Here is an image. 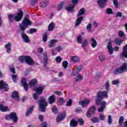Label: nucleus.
I'll list each match as a JSON object with an SVG mask.
<instances>
[{
  "mask_svg": "<svg viewBox=\"0 0 127 127\" xmlns=\"http://www.w3.org/2000/svg\"><path fill=\"white\" fill-rule=\"evenodd\" d=\"M29 17V15H27L23 19L22 21V24H20L19 25V31L20 32H24L26 28L28 27V26L31 25L32 24V22L28 19Z\"/></svg>",
  "mask_w": 127,
  "mask_h": 127,
  "instance_id": "nucleus-1",
  "label": "nucleus"
},
{
  "mask_svg": "<svg viewBox=\"0 0 127 127\" xmlns=\"http://www.w3.org/2000/svg\"><path fill=\"white\" fill-rule=\"evenodd\" d=\"M108 97V91H98L97 93V98L96 101V104H100L102 99L103 98H107Z\"/></svg>",
  "mask_w": 127,
  "mask_h": 127,
  "instance_id": "nucleus-2",
  "label": "nucleus"
},
{
  "mask_svg": "<svg viewBox=\"0 0 127 127\" xmlns=\"http://www.w3.org/2000/svg\"><path fill=\"white\" fill-rule=\"evenodd\" d=\"M19 61L21 63H23L24 61L28 64V65H33L34 64V61L31 58L30 56H22L19 58Z\"/></svg>",
  "mask_w": 127,
  "mask_h": 127,
  "instance_id": "nucleus-3",
  "label": "nucleus"
},
{
  "mask_svg": "<svg viewBox=\"0 0 127 127\" xmlns=\"http://www.w3.org/2000/svg\"><path fill=\"white\" fill-rule=\"evenodd\" d=\"M85 9L84 8H82L79 11V13L77 15V18L76 19V21L75 24V26H78V25H79V24H80L81 21L83 20V17L82 15V14H84V13L85 12Z\"/></svg>",
  "mask_w": 127,
  "mask_h": 127,
  "instance_id": "nucleus-4",
  "label": "nucleus"
},
{
  "mask_svg": "<svg viewBox=\"0 0 127 127\" xmlns=\"http://www.w3.org/2000/svg\"><path fill=\"white\" fill-rule=\"evenodd\" d=\"M127 72V63L122 64L121 67L118 68L114 71L115 74H121Z\"/></svg>",
  "mask_w": 127,
  "mask_h": 127,
  "instance_id": "nucleus-5",
  "label": "nucleus"
},
{
  "mask_svg": "<svg viewBox=\"0 0 127 127\" xmlns=\"http://www.w3.org/2000/svg\"><path fill=\"white\" fill-rule=\"evenodd\" d=\"M39 106V109L41 112H45V108L47 107V103L46 102V101L45 100L44 98H42L40 100Z\"/></svg>",
  "mask_w": 127,
  "mask_h": 127,
  "instance_id": "nucleus-6",
  "label": "nucleus"
},
{
  "mask_svg": "<svg viewBox=\"0 0 127 127\" xmlns=\"http://www.w3.org/2000/svg\"><path fill=\"white\" fill-rule=\"evenodd\" d=\"M35 92H36V94L34 93L33 94V97L35 100L37 99V95H41L42 94V91H43V87H36L34 89Z\"/></svg>",
  "mask_w": 127,
  "mask_h": 127,
  "instance_id": "nucleus-7",
  "label": "nucleus"
},
{
  "mask_svg": "<svg viewBox=\"0 0 127 127\" xmlns=\"http://www.w3.org/2000/svg\"><path fill=\"white\" fill-rule=\"evenodd\" d=\"M96 109V106L95 105H93L92 107H90L88 111H87V113L86 114V116L87 117H91L92 115H93L95 113V110Z\"/></svg>",
  "mask_w": 127,
  "mask_h": 127,
  "instance_id": "nucleus-8",
  "label": "nucleus"
},
{
  "mask_svg": "<svg viewBox=\"0 0 127 127\" xmlns=\"http://www.w3.org/2000/svg\"><path fill=\"white\" fill-rule=\"evenodd\" d=\"M0 89H3L5 92H7L9 90L8 85H7L6 82H4L3 80L0 81Z\"/></svg>",
  "mask_w": 127,
  "mask_h": 127,
  "instance_id": "nucleus-9",
  "label": "nucleus"
},
{
  "mask_svg": "<svg viewBox=\"0 0 127 127\" xmlns=\"http://www.w3.org/2000/svg\"><path fill=\"white\" fill-rule=\"evenodd\" d=\"M22 16H23V12L22 11L18 12L16 15L14 16L15 21H20L22 19Z\"/></svg>",
  "mask_w": 127,
  "mask_h": 127,
  "instance_id": "nucleus-10",
  "label": "nucleus"
},
{
  "mask_svg": "<svg viewBox=\"0 0 127 127\" xmlns=\"http://www.w3.org/2000/svg\"><path fill=\"white\" fill-rule=\"evenodd\" d=\"M66 117V112H63V113H60L57 116V122H60L62 121Z\"/></svg>",
  "mask_w": 127,
  "mask_h": 127,
  "instance_id": "nucleus-11",
  "label": "nucleus"
},
{
  "mask_svg": "<svg viewBox=\"0 0 127 127\" xmlns=\"http://www.w3.org/2000/svg\"><path fill=\"white\" fill-rule=\"evenodd\" d=\"M90 99H84L81 101L79 102V104H80L82 107H86L88 106L89 103H90Z\"/></svg>",
  "mask_w": 127,
  "mask_h": 127,
  "instance_id": "nucleus-12",
  "label": "nucleus"
},
{
  "mask_svg": "<svg viewBox=\"0 0 127 127\" xmlns=\"http://www.w3.org/2000/svg\"><path fill=\"white\" fill-rule=\"evenodd\" d=\"M108 0H97V3L100 8H103L106 5Z\"/></svg>",
  "mask_w": 127,
  "mask_h": 127,
  "instance_id": "nucleus-13",
  "label": "nucleus"
},
{
  "mask_svg": "<svg viewBox=\"0 0 127 127\" xmlns=\"http://www.w3.org/2000/svg\"><path fill=\"white\" fill-rule=\"evenodd\" d=\"M70 61L72 63H78L80 61V59L78 56H70Z\"/></svg>",
  "mask_w": 127,
  "mask_h": 127,
  "instance_id": "nucleus-14",
  "label": "nucleus"
},
{
  "mask_svg": "<svg viewBox=\"0 0 127 127\" xmlns=\"http://www.w3.org/2000/svg\"><path fill=\"white\" fill-rule=\"evenodd\" d=\"M21 37H22L24 42H25V43H29V41H30L29 38H28V36H27V35H26L23 32H22Z\"/></svg>",
  "mask_w": 127,
  "mask_h": 127,
  "instance_id": "nucleus-15",
  "label": "nucleus"
},
{
  "mask_svg": "<svg viewBox=\"0 0 127 127\" xmlns=\"http://www.w3.org/2000/svg\"><path fill=\"white\" fill-rule=\"evenodd\" d=\"M78 0H72V2L73 5L72 6H70L66 7V10H69V11H73V8L75 7V5L78 3Z\"/></svg>",
  "mask_w": 127,
  "mask_h": 127,
  "instance_id": "nucleus-16",
  "label": "nucleus"
},
{
  "mask_svg": "<svg viewBox=\"0 0 127 127\" xmlns=\"http://www.w3.org/2000/svg\"><path fill=\"white\" fill-rule=\"evenodd\" d=\"M107 104V102L106 101H102L100 104V107L98 109V112H103L104 111L105 108H106V105Z\"/></svg>",
  "mask_w": 127,
  "mask_h": 127,
  "instance_id": "nucleus-17",
  "label": "nucleus"
},
{
  "mask_svg": "<svg viewBox=\"0 0 127 127\" xmlns=\"http://www.w3.org/2000/svg\"><path fill=\"white\" fill-rule=\"evenodd\" d=\"M21 83L25 89V91H27L29 87H28V85L26 84V78L24 77L22 78Z\"/></svg>",
  "mask_w": 127,
  "mask_h": 127,
  "instance_id": "nucleus-18",
  "label": "nucleus"
},
{
  "mask_svg": "<svg viewBox=\"0 0 127 127\" xmlns=\"http://www.w3.org/2000/svg\"><path fill=\"white\" fill-rule=\"evenodd\" d=\"M10 116L11 118V120H12L14 123H15V122H17L18 119L17 117L16 116V114L14 113V112L10 113Z\"/></svg>",
  "mask_w": 127,
  "mask_h": 127,
  "instance_id": "nucleus-19",
  "label": "nucleus"
},
{
  "mask_svg": "<svg viewBox=\"0 0 127 127\" xmlns=\"http://www.w3.org/2000/svg\"><path fill=\"white\" fill-rule=\"evenodd\" d=\"M0 111L4 113L5 112H8V111H9V108H8V107L7 106H3L2 104H1L0 105Z\"/></svg>",
  "mask_w": 127,
  "mask_h": 127,
  "instance_id": "nucleus-20",
  "label": "nucleus"
},
{
  "mask_svg": "<svg viewBox=\"0 0 127 127\" xmlns=\"http://www.w3.org/2000/svg\"><path fill=\"white\" fill-rule=\"evenodd\" d=\"M38 82V81H37V79L34 78L30 81L29 83V85L30 86V88H31V87H33V86H35V85H36Z\"/></svg>",
  "mask_w": 127,
  "mask_h": 127,
  "instance_id": "nucleus-21",
  "label": "nucleus"
},
{
  "mask_svg": "<svg viewBox=\"0 0 127 127\" xmlns=\"http://www.w3.org/2000/svg\"><path fill=\"white\" fill-rule=\"evenodd\" d=\"M117 45H121L123 42V40L120 37H116L114 40Z\"/></svg>",
  "mask_w": 127,
  "mask_h": 127,
  "instance_id": "nucleus-22",
  "label": "nucleus"
},
{
  "mask_svg": "<svg viewBox=\"0 0 127 127\" xmlns=\"http://www.w3.org/2000/svg\"><path fill=\"white\" fill-rule=\"evenodd\" d=\"M56 25V23L54 22L53 21H52L49 25V31H53L55 28V26Z\"/></svg>",
  "mask_w": 127,
  "mask_h": 127,
  "instance_id": "nucleus-23",
  "label": "nucleus"
},
{
  "mask_svg": "<svg viewBox=\"0 0 127 127\" xmlns=\"http://www.w3.org/2000/svg\"><path fill=\"white\" fill-rule=\"evenodd\" d=\"M65 102V99L63 97H60L57 101L58 105H63Z\"/></svg>",
  "mask_w": 127,
  "mask_h": 127,
  "instance_id": "nucleus-24",
  "label": "nucleus"
},
{
  "mask_svg": "<svg viewBox=\"0 0 127 127\" xmlns=\"http://www.w3.org/2000/svg\"><path fill=\"white\" fill-rule=\"evenodd\" d=\"M77 122L74 119H72L70 121V127H76L77 126Z\"/></svg>",
  "mask_w": 127,
  "mask_h": 127,
  "instance_id": "nucleus-25",
  "label": "nucleus"
},
{
  "mask_svg": "<svg viewBox=\"0 0 127 127\" xmlns=\"http://www.w3.org/2000/svg\"><path fill=\"white\" fill-rule=\"evenodd\" d=\"M56 100V97L55 96V95H51V96H50L49 98V102L50 103V104H52L53 103H54V102H55Z\"/></svg>",
  "mask_w": 127,
  "mask_h": 127,
  "instance_id": "nucleus-26",
  "label": "nucleus"
},
{
  "mask_svg": "<svg viewBox=\"0 0 127 127\" xmlns=\"http://www.w3.org/2000/svg\"><path fill=\"white\" fill-rule=\"evenodd\" d=\"M120 56L127 58V48H124Z\"/></svg>",
  "mask_w": 127,
  "mask_h": 127,
  "instance_id": "nucleus-27",
  "label": "nucleus"
},
{
  "mask_svg": "<svg viewBox=\"0 0 127 127\" xmlns=\"http://www.w3.org/2000/svg\"><path fill=\"white\" fill-rule=\"evenodd\" d=\"M33 110H34V106H32L31 108H29L27 110L26 116L28 117L29 116V115H31V113H32Z\"/></svg>",
  "mask_w": 127,
  "mask_h": 127,
  "instance_id": "nucleus-28",
  "label": "nucleus"
},
{
  "mask_svg": "<svg viewBox=\"0 0 127 127\" xmlns=\"http://www.w3.org/2000/svg\"><path fill=\"white\" fill-rule=\"evenodd\" d=\"M8 22H12L14 20V14H8Z\"/></svg>",
  "mask_w": 127,
  "mask_h": 127,
  "instance_id": "nucleus-29",
  "label": "nucleus"
},
{
  "mask_svg": "<svg viewBox=\"0 0 127 127\" xmlns=\"http://www.w3.org/2000/svg\"><path fill=\"white\" fill-rule=\"evenodd\" d=\"M91 41H92V43H91L92 47L94 48L95 47H96V46H97V42L94 38H91Z\"/></svg>",
  "mask_w": 127,
  "mask_h": 127,
  "instance_id": "nucleus-30",
  "label": "nucleus"
},
{
  "mask_svg": "<svg viewBox=\"0 0 127 127\" xmlns=\"http://www.w3.org/2000/svg\"><path fill=\"white\" fill-rule=\"evenodd\" d=\"M119 50V48H108V52L109 54L112 55L114 53V51H118Z\"/></svg>",
  "mask_w": 127,
  "mask_h": 127,
  "instance_id": "nucleus-31",
  "label": "nucleus"
},
{
  "mask_svg": "<svg viewBox=\"0 0 127 127\" xmlns=\"http://www.w3.org/2000/svg\"><path fill=\"white\" fill-rule=\"evenodd\" d=\"M12 98L14 99H17V100H19V99L18 98V93L17 91H14L12 94Z\"/></svg>",
  "mask_w": 127,
  "mask_h": 127,
  "instance_id": "nucleus-32",
  "label": "nucleus"
},
{
  "mask_svg": "<svg viewBox=\"0 0 127 127\" xmlns=\"http://www.w3.org/2000/svg\"><path fill=\"white\" fill-rule=\"evenodd\" d=\"M62 50V48H56L54 49V50H53L52 51L53 55H56L58 52H60V51H61Z\"/></svg>",
  "mask_w": 127,
  "mask_h": 127,
  "instance_id": "nucleus-33",
  "label": "nucleus"
},
{
  "mask_svg": "<svg viewBox=\"0 0 127 127\" xmlns=\"http://www.w3.org/2000/svg\"><path fill=\"white\" fill-rule=\"evenodd\" d=\"M58 40L57 39H52L50 42L49 47H52L54 45L55 43L57 42Z\"/></svg>",
  "mask_w": 127,
  "mask_h": 127,
  "instance_id": "nucleus-34",
  "label": "nucleus"
},
{
  "mask_svg": "<svg viewBox=\"0 0 127 127\" xmlns=\"http://www.w3.org/2000/svg\"><path fill=\"white\" fill-rule=\"evenodd\" d=\"M77 41L79 43H82L83 41V37H82V36L81 34H79L77 37Z\"/></svg>",
  "mask_w": 127,
  "mask_h": 127,
  "instance_id": "nucleus-35",
  "label": "nucleus"
},
{
  "mask_svg": "<svg viewBox=\"0 0 127 127\" xmlns=\"http://www.w3.org/2000/svg\"><path fill=\"white\" fill-rule=\"evenodd\" d=\"M99 61H101V62H103L104 61H105L106 59L105 55H103V54H101L100 55H99Z\"/></svg>",
  "mask_w": 127,
  "mask_h": 127,
  "instance_id": "nucleus-36",
  "label": "nucleus"
},
{
  "mask_svg": "<svg viewBox=\"0 0 127 127\" xmlns=\"http://www.w3.org/2000/svg\"><path fill=\"white\" fill-rule=\"evenodd\" d=\"M40 7H46L47 6V3L46 1H42L40 3Z\"/></svg>",
  "mask_w": 127,
  "mask_h": 127,
  "instance_id": "nucleus-37",
  "label": "nucleus"
},
{
  "mask_svg": "<svg viewBox=\"0 0 127 127\" xmlns=\"http://www.w3.org/2000/svg\"><path fill=\"white\" fill-rule=\"evenodd\" d=\"M63 59L61 56H58V57H56V62L57 63H58L60 64L62 61Z\"/></svg>",
  "mask_w": 127,
  "mask_h": 127,
  "instance_id": "nucleus-38",
  "label": "nucleus"
},
{
  "mask_svg": "<svg viewBox=\"0 0 127 127\" xmlns=\"http://www.w3.org/2000/svg\"><path fill=\"white\" fill-rule=\"evenodd\" d=\"M88 42L87 39H84V40H83V41L82 42V47H85L86 46H87V45H88Z\"/></svg>",
  "mask_w": 127,
  "mask_h": 127,
  "instance_id": "nucleus-39",
  "label": "nucleus"
},
{
  "mask_svg": "<svg viewBox=\"0 0 127 127\" xmlns=\"http://www.w3.org/2000/svg\"><path fill=\"white\" fill-rule=\"evenodd\" d=\"M83 80V76L82 75L79 74L78 75L76 79H75V81L78 82V81H82Z\"/></svg>",
  "mask_w": 127,
  "mask_h": 127,
  "instance_id": "nucleus-40",
  "label": "nucleus"
},
{
  "mask_svg": "<svg viewBox=\"0 0 127 127\" xmlns=\"http://www.w3.org/2000/svg\"><path fill=\"white\" fill-rule=\"evenodd\" d=\"M72 102H73L72 99H69L68 100H67L66 103V106H71V105H72Z\"/></svg>",
  "mask_w": 127,
  "mask_h": 127,
  "instance_id": "nucleus-41",
  "label": "nucleus"
},
{
  "mask_svg": "<svg viewBox=\"0 0 127 127\" xmlns=\"http://www.w3.org/2000/svg\"><path fill=\"white\" fill-rule=\"evenodd\" d=\"M86 29L88 31H92V24L91 23H88L86 26Z\"/></svg>",
  "mask_w": 127,
  "mask_h": 127,
  "instance_id": "nucleus-42",
  "label": "nucleus"
},
{
  "mask_svg": "<svg viewBox=\"0 0 127 127\" xmlns=\"http://www.w3.org/2000/svg\"><path fill=\"white\" fill-rule=\"evenodd\" d=\"M43 41L44 42H46V41H47V33H45L43 35Z\"/></svg>",
  "mask_w": 127,
  "mask_h": 127,
  "instance_id": "nucleus-43",
  "label": "nucleus"
},
{
  "mask_svg": "<svg viewBox=\"0 0 127 127\" xmlns=\"http://www.w3.org/2000/svg\"><path fill=\"white\" fill-rule=\"evenodd\" d=\"M106 12L107 14H111V13H113V11L111 8H108L106 10Z\"/></svg>",
  "mask_w": 127,
  "mask_h": 127,
  "instance_id": "nucleus-44",
  "label": "nucleus"
},
{
  "mask_svg": "<svg viewBox=\"0 0 127 127\" xmlns=\"http://www.w3.org/2000/svg\"><path fill=\"white\" fill-rule=\"evenodd\" d=\"M63 66L64 69H66L68 67V61H64Z\"/></svg>",
  "mask_w": 127,
  "mask_h": 127,
  "instance_id": "nucleus-45",
  "label": "nucleus"
},
{
  "mask_svg": "<svg viewBox=\"0 0 127 127\" xmlns=\"http://www.w3.org/2000/svg\"><path fill=\"white\" fill-rule=\"evenodd\" d=\"M12 78L13 82L14 83H15L16 82V81L17 80V79H18V76H17V75H12Z\"/></svg>",
  "mask_w": 127,
  "mask_h": 127,
  "instance_id": "nucleus-46",
  "label": "nucleus"
},
{
  "mask_svg": "<svg viewBox=\"0 0 127 127\" xmlns=\"http://www.w3.org/2000/svg\"><path fill=\"white\" fill-rule=\"evenodd\" d=\"M52 111L54 112V113H58L59 109L57 106H54L52 107Z\"/></svg>",
  "mask_w": 127,
  "mask_h": 127,
  "instance_id": "nucleus-47",
  "label": "nucleus"
},
{
  "mask_svg": "<svg viewBox=\"0 0 127 127\" xmlns=\"http://www.w3.org/2000/svg\"><path fill=\"white\" fill-rule=\"evenodd\" d=\"M113 41H109L108 43L107 48H113Z\"/></svg>",
  "mask_w": 127,
  "mask_h": 127,
  "instance_id": "nucleus-48",
  "label": "nucleus"
},
{
  "mask_svg": "<svg viewBox=\"0 0 127 127\" xmlns=\"http://www.w3.org/2000/svg\"><path fill=\"white\" fill-rule=\"evenodd\" d=\"M108 122L109 124H111L112 123L113 120L111 115H108Z\"/></svg>",
  "mask_w": 127,
  "mask_h": 127,
  "instance_id": "nucleus-49",
  "label": "nucleus"
},
{
  "mask_svg": "<svg viewBox=\"0 0 127 127\" xmlns=\"http://www.w3.org/2000/svg\"><path fill=\"white\" fill-rule=\"evenodd\" d=\"M38 1V0H32L31 2V4L32 5V6H35V4H36Z\"/></svg>",
  "mask_w": 127,
  "mask_h": 127,
  "instance_id": "nucleus-50",
  "label": "nucleus"
},
{
  "mask_svg": "<svg viewBox=\"0 0 127 127\" xmlns=\"http://www.w3.org/2000/svg\"><path fill=\"white\" fill-rule=\"evenodd\" d=\"M112 84L113 85H119V84H120V80H112Z\"/></svg>",
  "mask_w": 127,
  "mask_h": 127,
  "instance_id": "nucleus-51",
  "label": "nucleus"
},
{
  "mask_svg": "<svg viewBox=\"0 0 127 127\" xmlns=\"http://www.w3.org/2000/svg\"><path fill=\"white\" fill-rule=\"evenodd\" d=\"M105 86L107 90H109L110 88V81H106Z\"/></svg>",
  "mask_w": 127,
  "mask_h": 127,
  "instance_id": "nucleus-52",
  "label": "nucleus"
},
{
  "mask_svg": "<svg viewBox=\"0 0 127 127\" xmlns=\"http://www.w3.org/2000/svg\"><path fill=\"white\" fill-rule=\"evenodd\" d=\"M124 118L123 116H121L120 118L119 119V124L122 125L124 122Z\"/></svg>",
  "mask_w": 127,
  "mask_h": 127,
  "instance_id": "nucleus-53",
  "label": "nucleus"
},
{
  "mask_svg": "<svg viewBox=\"0 0 127 127\" xmlns=\"http://www.w3.org/2000/svg\"><path fill=\"white\" fill-rule=\"evenodd\" d=\"M92 122H99V119H98V117H93L92 119Z\"/></svg>",
  "mask_w": 127,
  "mask_h": 127,
  "instance_id": "nucleus-54",
  "label": "nucleus"
},
{
  "mask_svg": "<svg viewBox=\"0 0 127 127\" xmlns=\"http://www.w3.org/2000/svg\"><path fill=\"white\" fill-rule=\"evenodd\" d=\"M100 119L101 121L105 120L106 119V116L104 114H101L100 116Z\"/></svg>",
  "mask_w": 127,
  "mask_h": 127,
  "instance_id": "nucleus-55",
  "label": "nucleus"
},
{
  "mask_svg": "<svg viewBox=\"0 0 127 127\" xmlns=\"http://www.w3.org/2000/svg\"><path fill=\"white\" fill-rule=\"evenodd\" d=\"M54 93L55 94H57V95H62L63 92H62V91H60L59 90H56L55 91H54Z\"/></svg>",
  "mask_w": 127,
  "mask_h": 127,
  "instance_id": "nucleus-56",
  "label": "nucleus"
},
{
  "mask_svg": "<svg viewBox=\"0 0 127 127\" xmlns=\"http://www.w3.org/2000/svg\"><path fill=\"white\" fill-rule=\"evenodd\" d=\"M82 69V66H81V65H80L79 66H78L76 68V71H77L78 72H80V71H81Z\"/></svg>",
  "mask_w": 127,
  "mask_h": 127,
  "instance_id": "nucleus-57",
  "label": "nucleus"
},
{
  "mask_svg": "<svg viewBox=\"0 0 127 127\" xmlns=\"http://www.w3.org/2000/svg\"><path fill=\"white\" fill-rule=\"evenodd\" d=\"M118 35H119V36H124V35H125L124 32H123L122 30L119 31V32L118 33Z\"/></svg>",
  "mask_w": 127,
  "mask_h": 127,
  "instance_id": "nucleus-58",
  "label": "nucleus"
},
{
  "mask_svg": "<svg viewBox=\"0 0 127 127\" xmlns=\"http://www.w3.org/2000/svg\"><path fill=\"white\" fill-rule=\"evenodd\" d=\"M78 122H79L80 125H83V124H84V121H83V119H81V118H79L78 119Z\"/></svg>",
  "mask_w": 127,
  "mask_h": 127,
  "instance_id": "nucleus-59",
  "label": "nucleus"
},
{
  "mask_svg": "<svg viewBox=\"0 0 127 127\" xmlns=\"http://www.w3.org/2000/svg\"><path fill=\"white\" fill-rule=\"evenodd\" d=\"M5 120H7V121H10V120H11V117H10V114L6 115L5 117Z\"/></svg>",
  "mask_w": 127,
  "mask_h": 127,
  "instance_id": "nucleus-60",
  "label": "nucleus"
},
{
  "mask_svg": "<svg viewBox=\"0 0 127 127\" xmlns=\"http://www.w3.org/2000/svg\"><path fill=\"white\" fill-rule=\"evenodd\" d=\"M10 71L11 73H13V74H15V69H14V67H10Z\"/></svg>",
  "mask_w": 127,
  "mask_h": 127,
  "instance_id": "nucleus-61",
  "label": "nucleus"
},
{
  "mask_svg": "<svg viewBox=\"0 0 127 127\" xmlns=\"http://www.w3.org/2000/svg\"><path fill=\"white\" fill-rule=\"evenodd\" d=\"M5 48H11V43H8L6 45H5Z\"/></svg>",
  "mask_w": 127,
  "mask_h": 127,
  "instance_id": "nucleus-62",
  "label": "nucleus"
},
{
  "mask_svg": "<svg viewBox=\"0 0 127 127\" xmlns=\"http://www.w3.org/2000/svg\"><path fill=\"white\" fill-rule=\"evenodd\" d=\"M122 12H118V13L116 14V16L117 17H118V16H119L120 17H121V16H122Z\"/></svg>",
  "mask_w": 127,
  "mask_h": 127,
  "instance_id": "nucleus-63",
  "label": "nucleus"
},
{
  "mask_svg": "<svg viewBox=\"0 0 127 127\" xmlns=\"http://www.w3.org/2000/svg\"><path fill=\"white\" fill-rule=\"evenodd\" d=\"M64 6L63 3L60 4V5H59V6H58V9H59V10H60V9H63V6Z\"/></svg>",
  "mask_w": 127,
  "mask_h": 127,
  "instance_id": "nucleus-64",
  "label": "nucleus"
}]
</instances>
